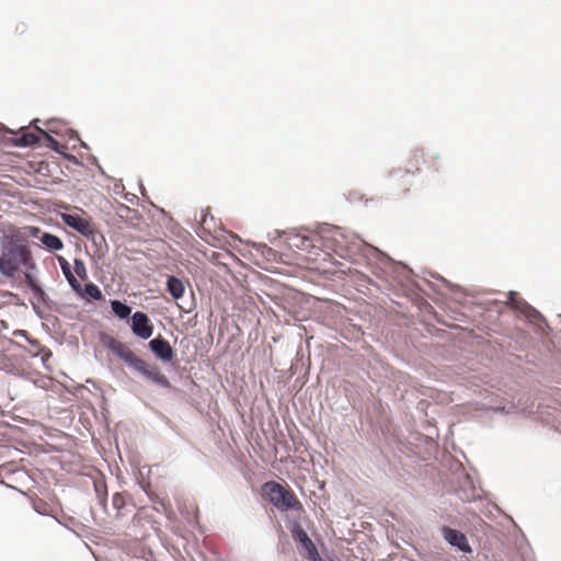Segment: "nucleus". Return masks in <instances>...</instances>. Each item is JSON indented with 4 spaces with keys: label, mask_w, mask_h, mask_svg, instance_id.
Returning <instances> with one entry per match:
<instances>
[{
    "label": "nucleus",
    "mask_w": 561,
    "mask_h": 561,
    "mask_svg": "<svg viewBox=\"0 0 561 561\" xmlns=\"http://www.w3.org/2000/svg\"><path fill=\"white\" fill-rule=\"evenodd\" d=\"M30 260L31 253L26 245L9 241L2 249L0 271L5 276H14L21 266L26 265Z\"/></svg>",
    "instance_id": "3"
},
{
    "label": "nucleus",
    "mask_w": 561,
    "mask_h": 561,
    "mask_svg": "<svg viewBox=\"0 0 561 561\" xmlns=\"http://www.w3.org/2000/svg\"><path fill=\"white\" fill-rule=\"evenodd\" d=\"M60 266L66 278L73 274L70 264L65 259H60Z\"/></svg>",
    "instance_id": "22"
},
{
    "label": "nucleus",
    "mask_w": 561,
    "mask_h": 561,
    "mask_svg": "<svg viewBox=\"0 0 561 561\" xmlns=\"http://www.w3.org/2000/svg\"><path fill=\"white\" fill-rule=\"evenodd\" d=\"M73 272L75 274L81 278V279H87L88 278V273H87V268H85V265L82 261L80 260H76L75 261V266H73Z\"/></svg>",
    "instance_id": "17"
},
{
    "label": "nucleus",
    "mask_w": 561,
    "mask_h": 561,
    "mask_svg": "<svg viewBox=\"0 0 561 561\" xmlns=\"http://www.w3.org/2000/svg\"><path fill=\"white\" fill-rule=\"evenodd\" d=\"M82 298L100 300L103 295L101 289L93 283L85 284L82 291L78 293Z\"/></svg>",
    "instance_id": "13"
},
{
    "label": "nucleus",
    "mask_w": 561,
    "mask_h": 561,
    "mask_svg": "<svg viewBox=\"0 0 561 561\" xmlns=\"http://www.w3.org/2000/svg\"><path fill=\"white\" fill-rule=\"evenodd\" d=\"M443 533L444 538L451 546L459 548L463 552H469L471 550L466 536L461 531L446 527Z\"/></svg>",
    "instance_id": "8"
},
{
    "label": "nucleus",
    "mask_w": 561,
    "mask_h": 561,
    "mask_svg": "<svg viewBox=\"0 0 561 561\" xmlns=\"http://www.w3.org/2000/svg\"><path fill=\"white\" fill-rule=\"evenodd\" d=\"M26 278H27L28 283H30V286H31L32 290H33L35 294H37V295H43V294H44V293H43V290H42V288H41L37 284H35V283L33 282V279L31 278V276H30V275H26Z\"/></svg>",
    "instance_id": "23"
},
{
    "label": "nucleus",
    "mask_w": 561,
    "mask_h": 561,
    "mask_svg": "<svg viewBox=\"0 0 561 561\" xmlns=\"http://www.w3.org/2000/svg\"><path fill=\"white\" fill-rule=\"evenodd\" d=\"M94 488H95V492L100 499V501L102 503L105 502V499H106V494H107V491H106V485L105 483H102V482H95L94 483Z\"/></svg>",
    "instance_id": "18"
},
{
    "label": "nucleus",
    "mask_w": 561,
    "mask_h": 561,
    "mask_svg": "<svg viewBox=\"0 0 561 561\" xmlns=\"http://www.w3.org/2000/svg\"><path fill=\"white\" fill-rule=\"evenodd\" d=\"M424 161V154L422 151H414L407 165V172L409 173H415L420 170L421 163Z\"/></svg>",
    "instance_id": "14"
},
{
    "label": "nucleus",
    "mask_w": 561,
    "mask_h": 561,
    "mask_svg": "<svg viewBox=\"0 0 561 561\" xmlns=\"http://www.w3.org/2000/svg\"><path fill=\"white\" fill-rule=\"evenodd\" d=\"M67 280H68L69 285L71 286V288H72L77 294L82 291V285H81V284H80V282L76 278L75 274H72L71 276H68V277H67Z\"/></svg>",
    "instance_id": "20"
},
{
    "label": "nucleus",
    "mask_w": 561,
    "mask_h": 561,
    "mask_svg": "<svg viewBox=\"0 0 561 561\" xmlns=\"http://www.w3.org/2000/svg\"><path fill=\"white\" fill-rule=\"evenodd\" d=\"M105 345L115 356L124 360L130 368L141 374L150 381L162 387L170 386L168 378L161 373L157 365L146 363L138 357L126 343L115 337H110Z\"/></svg>",
    "instance_id": "1"
},
{
    "label": "nucleus",
    "mask_w": 561,
    "mask_h": 561,
    "mask_svg": "<svg viewBox=\"0 0 561 561\" xmlns=\"http://www.w3.org/2000/svg\"><path fill=\"white\" fill-rule=\"evenodd\" d=\"M131 331L136 336L147 340L153 333V324L146 313L136 311L131 316Z\"/></svg>",
    "instance_id": "5"
},
{
    "label": "nucleus",
    "mask_w": 561,
    "mask_h": 561,
    "mask_svg": "<svg viewBox=\"0 0 561 561\" xmlns=\"http://www.w3.org/2000/svg\"><path fill=\"white\" fill-rule=\"evenodd\" d=\"M167 287L168 291L174 299H180L183 297L185 287L180 278L175 276H170L167 282Z\"/></svg>",
    "instance_id": "11"
},
{
    "label": "nucleus",
    "mask_w": 561,
    "mask_h": 561,
    "mask_svg": "<svg viewBox=\"0 0 561 561\" xmlns=\"http://www.w3.org/2000/svg\"><path fill=\"white\" fill-rule=\"evenodd\" d=\"M38 133L42 134L47 140L51 141V142H57L49 134H47L45 130L43 129H38Z\"/></svg>",
    "instance_id": "25"
},
{
    "label": "nucleus",
    "mask_w": 561,
    "mask_h": 561,
    "mask_svg": "<svg viewBox=\"0 0 561 561\" xmlns=\"http://www.w3.org/2000/svg\"><path fill=\"white\" fill-rule=\"evenodd\" d=\"M297 537H298L300 543L302 545V547L307 551V558L311 561H317L318 557H319L317 547L314 546L312 540L308 537L307 533L302 529H299L297 531Z\"/></svg>",
    "instance_id": "10"
},
{
    "label": "nucleus",
    "mask_w": 561,
    "mask_h": 561,
    "mask_svg": "<svg viewBox=\"0 0 561 561\" xmlns=\"http://www.w3.org/2000/svg\"><path fill=\"white\" fill-rule=\"evenodd\" d=\"M263 493L268 501L279 511H299L304 512V506L294 491L282 484L270 481L263 484Z\"/></svg>",
    "instance_id": "4"
},
{
    "label": "nucleus",
    "mask_w": 561,
    "mask_h": 561,
    "mask_svg": "<svg viewBox=\"0 0 561 561\" xmlns=\"http://www.w3.org/2000/svg\"><path fill=\"white\" fill-rule=\"evenodd\" d=\"M64 222L76 231L80 232L83 236H92L94 233L93 224L78 214H62L61 216Z\"/></svg>",
    "instance_id": "6"
},
{
    "label": "nucleus",
    "mask_w": 561,
    "mask_h": 561,
    "mask_svg": "<svg viewBox=\"0 0 561 561\" xmlns=\"http://www.w3.org/2000/svg\"><path fill=\"white\" fill-rule=\"evenodd\" d=\"M67 280H68L69 285L71 286V288H72L77 294L82 291V285H81V284H80V282L76 278L75 274H72L71 276H68V277H67Z\"/></svg>",
    "instance_id": "19"
},
{
    "label": "nucleus",
    "mask_w": 561,
    "mask_h": 561,
    "mask_svg": "<svg viewBox=\"0 0 561 561\" xmlns=\"http://www.w3.org/2000/svg\"><path fill=\"white\" fill-rule=\"evenodd\" d=\"M26 30L25 24L21 23L15 26V32H20L21 34L24 33Z\"/></svg>",
    "instance_id": "26"
},
{
    "label": "nucleus",
    "mask_w": 561,
    "mask_h": 561,
    "mask_svg": "<svg viewBox=\"0 0 561 561\" xmlns=\"http://www.w3.org/2000/svg\"><path fill=\"white\" fill-rule=\"evenodd\" d=\"M149 347L156 357L162 362H170L174 357V352L170 343L162 337H156L151 340L149 342Z\"/></svg>",
    "instance_id": "7"
},
{
    "label": "nucleus",
    "mask_w": 561,
    "mask_h": 561,
    "mask_svg": "<svg viewBox=\"0 0 561 561\" xmlns=\"http://www.w3.org/2000/svg\"><path fill=\"white\" fill-rule=\"evenodd\" d=\"M150 499L154 503H159L164 508V511H167L169 508V505H167L165 502L163 500L159 499L157 495H154V496L150 495Z\"/></svg>",
    "instance_id": "24"
},
{
    "label": "nucleus",
    "mask_w": 561,
    "mask_h": 561,
    "mask_svg": "<svg viewBox=\"0 0 561 561\" xmlns=\"http://www.w3.org/2000/svg\"><path fill=\"white\" fill-rule=\"evenodd\" d=\"M41 140L38 134L36 133H24L19 139H16L15 145L20 147H27L38 144Z\"/></svg>",
    "instance_id": "16"
},
{
    "label": "nucleus",
    "mask_w": 561,
    "mask_h": 561,
    "mask_svg": "<svg viewBox=\"0 0 561 561\" xmlns=\"http://www.w3.org/2000/svg\"><path fill=\"white\" fill-rule=\"evenodd\" d=\"M105 345L115 356L124 360L130 368L141 374L150 381L162 387L170 386L168 378L161 373L157 365L146 363L138 357L126 343L115 337H110Z\"/></svg>",
    "instance_id": "2"
},
{
    "label": "nucleus",
    "mask_w": 561,
    "mask_h": 561,
    "mask_svg": "<svg viewBox=\"0 0 561 561\" xmlns=\"http://www.w3.org/2000/svg\"><path fill=\"white\" fill-rule=\"evenodd\" d=\"M111 307L115 316L119 319H126L131 312V308L119 300H112Z\"/></svg>",
    "instance_id": "15"
},
{
    "label": "nucleus",
    "mask_w": 561,
    "mask_h": 561,
    "mask_svg": "<svg viewBox=\"0 0 561 561\" xmlns=\"http://www.w3.org/2000/svg\"><path fill=\"white\" fill-rule=\"evenodd\" d=\"M507 305L515 309V310H518L519 312H522L523 314H525L526 317H529L531 313L536 312L528 304L526 300H524L523 298H519L518 297V294L515 293V291H510L508 293V300H507Z\"/></svg>",
    "instance_id": "9"
},
{
    "label": "nucleus",
    "mask_w": 561,
    "mask_h": 561,
    "mask_svg": "<svg viewBox=\"0 0 561 561\" xmlns=\"http://www.w3.org/2000/svg\"><path fill=\"white\" fill-rule=\"evenodd\" d=\"M41 242L49 250H61L64 248V243L60 238L47 232L43 233Z\"/></svg>",
    "instance_id": "12"
},
{
    "label": "nucleus",
    "mask_w": 561,
    "mask_h": 561,
    "mask_svg": "<svg viewBox=\"0 0 561 561\" xmlns=\"http://www.w3.org/2000/svg\"><path fill=\"white\" fill-rule=\"evenodd\" d=\"M113 505L116 510H121L124 507L125 505V499L122 494L119 493H115L113 495Z\"/></svg>",
    "instance_id": "21"
}]
</instances>
